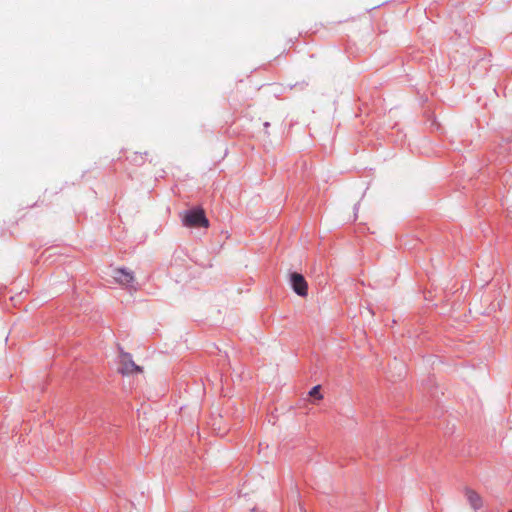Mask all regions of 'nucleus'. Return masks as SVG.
<instances>
[{"label": "nucleus", "instance_id": "4", "mask_svg": "<svg viewBox=\"0 0 512 512\" xmlns=\"http://www.w3.org/2000/svg\"><path fill=\"white\" fill-rule=\"evenodd\" d=\"M290 283L294 292L301 296L306 297L308 294V284L303 275L293 272L290 275Z\"/></svg>", "mask_w": 512, "mask_h": 512}, {"label": "nucleus", "instance_id": "3", "mask_svg": "<svg viewBox=\"0 0 512 512\" xmlns=\"http://www.w3.org/2000/svg\"><path fill=\"white\" fill-rule=\"evenodd\" d=\"M119 372L123 375H131L134 373H142V367L136 365L128 353H121L119 360Z\"/></svg>", "mask_w": 512, "mask_h": 512}, {"label": "nucleus", "instance_id": "1", "mask_svg": "<svg viewBox=\"0 0 512 512\" xmlns=\"http://www.w3.org/2000/svg\"><path fill=\"white\" fill-rule=\"evenodd\" d=\"M183 225L186 227H204L209 226V221L201 208L189 210L182 215Z\"/></svg>", "mask_w": 512, "mask_h": 512}, {"label": "nucleus", "instance_id": "2", "mask_svg": "<svg viewBox=\"0 0 512 512\" xmlns=\"http://www.w3.org/2000/svg\"><path fill=\"white\" fill-rule=\"evenodd\" d=\"M112 277L119 285L137 290L136 278L132 271L125 268H115L112 271Z\"/></svg>", "mask_w": 512, "mask_h": 512}, {"label": "nucleus", "instance_id": "6", "mask_svg": "<svg viewBox=\"0 0 512 512\" xmlns=\"http://www.w3.org/2000/svg\"><path fill=\"white\" fill-rule=\"evenodd\" d=\"M309 395L312 396V397H315V398H317L319 400L323 398V395L320 393V386L319 385L314 386L310 390Z\"/></svg>", "mask_w": 512, "mask_h": 512}, {"label": "nucleus", "instance_id": "7", "mask_svg": "<svg viewBox=\"0 0 512 512\" xmlns=\"http://www.w3.org/2000/svg\"><path fill=\"white\" fill-rule=\"evenodd\" d=\"M508 512H512V510H509Z\"/></svg>", "mask_w": 512, "mask_h": 512}, {"label": "nucleus", "instance_id": "5", "mask_svg": "<svg viewBox=\"0 0 512 512\" xmlns=\"http://www.w3.org/2000/svg\"><path fill=\"white\" fill-rule=\"evenodd\" d=\"M464 494H465V497L467 499L469 506L473 510L476 511V510L483 508L484 500H483L482 496L477 491H475L471 488H465Z\"/></svg>", "mask_w": 512, "mask_h": 512}]
</instances>
